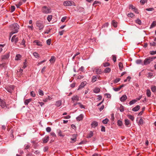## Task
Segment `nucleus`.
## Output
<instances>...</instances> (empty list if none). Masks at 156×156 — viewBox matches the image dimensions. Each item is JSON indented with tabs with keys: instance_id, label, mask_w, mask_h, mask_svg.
Wrapping results in <instances>:
<instances>
[{
	"instance_id": "nucleus-1",
	"label": "nucleus",
	"mask_w": 156,
	"mask_h": 156,
	"mask_svg": "<svg viewBox=\"0 0 156 156\" xmlns=\"http://www.w3.org/2000/svg\"><path fill=\"white\" fill-rule=\"evenodd\" d=\"M20 26L16 23H13L10 26V28L12 31L10 34V37L14 34L18 32Z\"/></svg>"
},
{
	"instance_id": "nucleus-2",
	"label": "nucleus",
	"mask_w": 156,
	"mask_h": 156,
	"mask_svg": "<svg viewBox=\"0 0 156 156\" xmlns=\"http://www.w3.org/2000/svg\"><path fill=\"white\" fill-rule=\"evenodd\" d=\"M41 11L44 14H48L51 13V11L50 8H48L44 6L42 7Z\"/></svg>"
},
{
	"instance_id": "nucleus-3",
	"label": "nucleus",
	"mask_w": 156,
	"mask_h": 156,
	"mask_svg": "<svg viewBox=\"0 0 156 156\" xmlns=\"http://www.w3.org/2000/svg\"><path fill=\"white\" fill-rule=\"evenodd\" d=\"M36 26L40 30H42L43 29L44 25L43 23L40 21H37L36 22Z\"/></svg>"
},
{
	"instance_id": "nucleus-4",
	"label": "nucleus",
	"mask_w": 156,
	"mask_h": 156,
	"mask_svg": "<svg viewBox=\"0 0 156 156\" xmlns=\"http://www.w3.org/2000/svg\"><path fill=\"white\" fill-rule=\"evenodd\" d=\"M63 5L65 6H71L72 5L76 6L75 3L73 1H66L63 3Z\"/></svg>"
},
{
	"instance_id": "nucleus-5",
	"label": "nucleus",
	"mask_w": 156,
	"mask_h": 156,
	"mask_svg": "<svg viewBox=\"0 0 156 156\" xmlns=\"http://www.w3.org/2000/svg\"><path fill=\"white\" fill-rule=\"evenodd\" d=\"M152 61V59L151 57H148L145 59L144 61V63L142 64L143 65H147L149 64Z\"/></svg>"
},
{
	"instance_id": "nucleus-6",
	"label": "nucleus",
	"mask_w": 156,
	"mask_h": 156,
	"mask_svg": "<svg viewBox=\"0 0 156 156\" xmlns=\"http://www.w3.org/2000/svg\"><path fill=\"white\" fill-rule=\"evenodd\" d=\"M72 137L70 139L71 141H70V143H73L76 141L77 135L76 134H74L72 135Z\"/></svg>"
},
{
	"instance_id": "nucleus-7",
	"label": "nucleus",
	"mask_w": 156,
	"mask_h": 156,
	"mask_svg": "<svg viewBox=\"0 0 156 156\" xmlns=\"http://www.w3.org/2000/svg\"><path fill=\"white\" fill-rule=\"evenodd\" d=\"M15 86L13 85H10L6 88V90L9 92L11 93L14 89Z\"/></svg>"
},
{
	"instance_id": "nucleus-8",
	"label": "nucleus",
	"mask_w": 156,
	"mask_h": 156,
	"mask_svg": "<svg viewBox=\"0 0 156 156\" xmlns=\"http://www.w3.org/2000/svg\"><path fill=\"white\" fill-rule=\"evenodd\" d=\"M10 55V52L5 54V55L2 56V60H5L7 59L9 57Z\"/></svg>"
},
{
	"instance_id": "nucleus-9",
	"label": "nucleus",
	"mask_w": 156,
	"mask_h": 156,
	"mask_svg": "<svg viewBox=\"0 0 156 156\" xmlns=\"http://www.w3.org/2000/svg\"><path fill=\"white\" fill-rule=\"evenodd\" d=\"M87 84V82L86 81H83L82 82L80 85L79 86L77 90H79L80 89L83 88Z\"/></svg>"
},
{
	"instance_id": "nucleus-10",
	"label": "nucleus",
	"mask_w": 156,
	"mask_h": 156,
	"mask_svg": "<svg viewBox=\"0 0 156 156\" xmlns=\"http://www.w3.org/2000/svg\"><path fill=\"white\" fill-rule=\"evenodd\" d=\"M72 101L73 102L75 101H77L79 100V97L77 95L74 96L71 98Z\"/></svg>"
},
{
	"instance_id": "nucleus-11",
	"label": "nucleus",
	"mask_w": 156,
	"mask_h": 156,
	"mask_svg": "<svg viewBox=\"0 0 156 156\" xmlns=\"http://www.w3.org/2000/svg\"><path fill=\"white\" fill-rule=\"evenodd\" d=\"M0 105L2 108H4L6 106L5 102L3 100H2L0 98Z\"/></svg>"
},
{
	"instance_id": "nucleus-12",
	"label": "nucleus",
	"mask_w": 156,
	"mask_h": 156,
	"mask_svg": "<svg viewBox=\"0 0 156 156\" xmlns=\"http://www.w3.org/2000/svg\"><path fill=\"white\" fill-rule=\"evenodd\" d=\"M98 126V123L95 121H93L91 123V126L92 127L94 128Z\"/></svg>"
},
{
	"instance_id": "nucleus-13",
	"label": "nucleus",
	"mask_w": 156,
	"mask_h": 156,
	"mask_svg": "<svg viewBox=\"0 0 156 156\" xmlns=\"http://www.w3.org/2000/svg\"><path fill=\"white\" fill-rule=\"evenodd\" d=\"M49 137L48 136H46L43 139V143H46L48 142L49 140Z\"/></svg>"
},
{
	"instance_id": "nucleus-14",
	"label": "nucleus",
	"mask_w": 156,
	"mask_h": 156,
	"mask_svg": "<svg viewBox=\"0 0 156 156\" xmlns=\"http://www.w3.org/2000/svg\"><path fill=\"white\" fill-rule=\"evenodd\" d=\"M118 23L115 20H112V25L114 27L116 28L117 26Z\"/></svg>"
},
{
	"instance_id": "nucleus-15",
	"label": "nucleus",
	"mask_w": 156,
	"mask_h": 156,
	"mask_svg": "<svg viewBox=\"0 0 156 156\" xmlns=\"http://www.w3.org/2000/svg\"><path fill=\"white\" fill-rule=\"evenodd\" d=\"M127 98V97L126 95L122 96L120 98V100L122 102L124 101Z\"/></svg>"
},
{
	"instance_id": "nucleus-16",
	"label": "nucleus",
	"mask_w": 156,
	"mask_h": 156,
	"mask_svg": "<svg viewBox=\"0 0 156 156\" xmlns=\"http://www.w3.org/2000/svg\"><path fill=\"white\" fill-rule=\"evenodd\" d=\"M76 8V10L79 12H82L84 11V8L80 6H78Z\"/></svg>"
},
{
	"instance_id": "nucleus-17",
	"label": "nucleus",
	"mask_w": 156,
	"mask_h": 156,
	"mask_svg": "<svg viewBox=\"0 0 156 156\" xmlns=\"http://www.w3.org/2000/svg\"><path fill=\"white\" fill-rule=\"evenodd\" d=\"M83 118V114H81L79 115L78 117H76V119L77 121H80L82 120Z\"/></svg>"
},
{
	"instance_id": "nucleus-18",
	"label": "nucleus",
	"mask_w": 156,
	"mask_h": 156,
	"mask_svg": "<svg viewBox=\"0 0 156 156\" xmlns=\"http://www.w3.org/2000/svg\"><path fill=\"white\" fill-rule=\"evenodd\" d=\"M57 133L58 135L61 137H63L65 136L64 135L62 134V131L59 129L57 130Z\"/></svg>"
},
{
	"instance_id": "nucleus-19",
	"label": "nucleus",
	"mask_w": 156,
	"mask_h": 156,
	"mask_svg": "<svg viewBox=\"0 0 156 156\" xmlns=\"http://www.w3.org/2000/svg\"><path fill=\"white\" fill-rule=\"evenodd\" d=\"M52 99V98L50 96H48L47 98L44 99L43 101L44 102H48V101H50Z\"/></svg>"
},
{
	"instance_id": "nucleus-20",
	"label": "nucleus",
	"mask_w": 156,
	"mask_h": 156,
	"mask_svg": "<svg viewBox=\"0 0 156 156\" xmlns=\"http://www.w3.org/2000/svg\"><path fill=\"white\" fill-rule=\"evenodd\" d=\"M125 124L128 127L129 125H130L131 123L128 119H125Z\"/></svg>"
},
{
	"instance_id": "nucleus-21",
	"label": "nucleus",
	"mask_w": 156,
	"mask_h": 156,
	"mask_svg": "<svg viewBox=\"0 0 156 156\" xmlns=\"http://www.w3.org/2000/svg\"><path fill=\"white\" fill-rule=\"evenodd\" d=\"M140 108V106L139 105H136L135 107L133 108L132 110L133 111L136 112L138 111Z\"/></svg>"
},
{
	"instance_id": "nucleus-22",
	"label": "nucleus",
	"mask_w": 156,
	"mask_h": 156,
	"mask_svg": "<svg viewBox=\"0 0 156 156\" xmlns=\"http://www.w3.org/2000/svg\"><path fill=\"white\" fill-rule=\"evenodd\" d=\"M34 43L36 44L39 46H42V45L41 44V42H40L39 41L36 40H35Z\"/></svg>"
},
{
	"instance_id": "nucleus-23",
	"label": "nucleus",
	"mask_w": 156,
	"mask_h": 156,
	"mask_svg": "<svg viewBox=\"0 0 156 156\" xmlns=\"http://www.w3.org/2000/svg\"><path fill=\"white\" fill-rule=\"evenodd\" d=\"M32 101V99H27L25 100L24 101V103L25 105H27L30 102H31Z\"/></svg>"
},
{
	"instance_id": "nucleus-24",
	"label": "nucleus",
	"mask_w": 156,
	"mask_h": 156,
	"mask_svg": "<svg viewBox=\"0 0 156 156\" xmlns=\"http://www.w3.org/2000/svg\"><path fill=\"white\" fill-rule=\"evenodd\" d=\"M62 105V101L59 100L57 101L56 102L55 105L58 107H59Z\"/></svg>"
},
{
	"instance_id": "nucleus-25",
	"label": "nucleus",
	"mask_w": 156,
	"mask_h": 156,
	"mask_svg": "<svg viewBox=\"0 0 156 156\" xmlns=\"http://www.w3.org/2000/svg\"><path fill=\"white\" fill-rule=\"evenodd\" d=\"M30 147V144L29 143H28L27 144H25L24 145V150H26L27 149H29Z\"/></svg>"
},
{
	"instance_id": "nucleus-26",
	"label": "nucleus",
	"mask_w": 156,
	"mask_h": 156,
	"mask_svg": "<svg viewBox=\"0 0 156 156\" xmlns=\"http://www.w3.org/2000/svg\"><path fill=\"white\" fill-rule=\"evenodd\" d=\"M100 91V89L98 87H96L94 90L93 92L95 93H98Z\"/></svg>"
},
{
	"instance_id": "nucleus-27",
	"label": "nucleus",
	"mask_w": 156,
	"mask_h": 156,
	"mask_svg": "<svg viewBox=\"0 0 156 156\" xmlns=\"http://www.w3.org/2000/svg\"><path fill=\"white\" fill-rule=\"evenodd\" d=\"M95 73L97 74H101L102 73L101 69H95Z\"/></svg>"
},
{
	"instance_id": "nucleus-28",
	"label": "nucleus",
	"mask_w": 156,
	"mask_h": 156,
	"mask_svg": "<svg viewBox=\"0 0 156 156\" xmlns=\"http://www.w3.org/2000/svg\"><path fill=\"white\" fill-rule=\"evenodd\" d=\"M93 133L92 131H90V133L87 134V138H90L93 136Z\"/></svg>"
},
{
	"instance_id": "nucleus-29",
	"label": "nucleus",
	"mask_w": 156,
	"mask_h": 156,
	"mask_svg": "<svg viewBox=\"0 0 156 156\" xmlns=\"http://www.w3.org/2000/svg\"><path fill=\"white\" fill-rule=\"evenodd\" d=\"M147 76L148 78H151L153 77L154 76L153 74L152 73H148L147 74Z\"/></svg>"
},
{
	"instance_id": "nucleus-30",
	"label": "nucleus",
	"mask_w": 156,
	"mask_h": 156,
	"mask_svg": "<svg viewBox=\"0 0 156 156\" xmlns=\"http://www.w3.org/2000/svg\"><path fill=\"white\" fill-rule=\"evenodd\" d=\"M97 76H92V82L93 83L94 82L97 80Z\"/></svg>"
},
{
	"instance_id": "nucleus-31",
	"label": "nucleus",
	"mask_w": 156,
	"mask_h": 156,
	"mask_svg": "<svg viewBox=\"0 0 156 156\" xmlns=\"http://www.w3.org/2000/svg\"><path fill=\"white\" fill-rule=\"evenodd\" d=\"M136 101L137 100L135 99L129 102V104L130 105H131L135 103Z\"/></svg>"
},
{
	"instance_id": "nucleus-32",
	"label": "nucleus",
	"mask_w": 156,
	"mask_h": 156,
	"mask_svg": "<svg viewBox=\"0 0 156 156\" xmlns=\"http://www.w3.org/2000/svg\"><path fill=\"white\" fill-rule=\"evenodd\" d=\"M33 55L34 56L37 58H40V56L39 54L36 52H34L33 53Z\"/></svg>"
},
{
	"instance_id": "nucleus-33",
	"label": "nucleus",
	"mask_w": 156,
	"mask_h": 156,
	"mask_svg": "<svg viewBox=\"0 0 156 156\" xmlns=\"http://www.w3.org/2000/svg\"><path fill=\"white\" fill-rule=\"evenodd\" d=\"M21 56L20 54H17L16 55V56L15 57V60H18L21 58Z\"/></svg>"
},
{
	"instance_id": "nucleus-34",
	"label": "nucleus",
	"mask_w": 156,
	"mask_h": 156,
	"mask_svg": "<svg viewBox=\"0 0 156 156\" xmlns=\"http://www.w3.org/2000/svg\"><path fill=\"white\" fill-rule=\"evenodd\" d=\"M156 26V22L155 21H153L150 27V28H152Z\"/></svg>"
},
{
	"instance_id": "nucleus-35",
	"label": "nucleus",
	"mask_w": 156,
	"mask_h": 156,
	"mask_svg": "<svg viewBox=\"0 0 156 156\" xmlns=\"http://www.w3.org/2000/svg\"><path fill=\"white\" fill-rule=\"evenodd\" d=\"M111 71V69L110 68H106L104 70V72L105 73H109Z\"/></svg>"
},
{
	"instance_id": "nucleus-36",
	"label": "nucleus",
	"mask_w": 156,
	"mask_h": 156,
	"mask_svg": "<svg viewBox=\"0 0 156 156\" xmlns=\"http://www.w3.org/2000/svg\"><path fill=\"white\" fill-rule=\"evenodd\" d=\"M119 66L120 69L121 71L122 70L123 67V65L122 63L121 62H120L119 63Z\"/></svg>"
},
{
	"instance_id": "nucleus-37",
	"label": "nucleus",
	"mask_w": 156,
	"mask_h": 156,
	"mask_svg": "<svg viewBox=\"0 0 156 156\" xmlns=\"http://www.w3.org/2000/svg\"><path fill=\"white\" fill-rule=\"evenodd\" d=\"M117 125L119 126H121L123 125L122 121L119 120L117 121Z\"/></svg>"
},
{
	"instance_id": "nucleus-38",
	"label": "nucleus",
	"mask_w": 156,
	"mask_h": 156,
	"mask_svg": "<svg viewBox=\"0 0 156 156\" xmlns=\"http://www.w3.org/2000/svg\"><path fill=\"white\" fill-rule=\"evenodd\" d=\"M109 120L107 118L105 119L102 121V123L104 124H106L109 121Z\"/></svg>"
},
{
	"instance_id": "nucleus-39",
	"label": "nucleus",
	"mask_w": 156,
	"mask_h": 156,
	"mask_svg": "<svg viewBox=\"0 0 156 156\" xmlns=\"http://www.w3.org/2000/svg\"><path fill=\"white\" fill-rule=\"evenodd\" d=\"M144 123V121L143 119L141 118L139 121L138 125H142Z\"/></svg>"
},
{
	"instance_id": "nucleus-40",
	"label": "nucleus",
	"mask_w": 156,
	"mask_h": 156,
	"mask_svg": "<svg viewBox=\"0 0 156 156\" xmlns=\"http://www.w3.org/2000/svg\"><path fill=\"white\" fill-rule=\"evenodd\" d=\"M135 22L136 23L140 25L141 24V20L139 19H137L136 20Z\"/></svg>"
},
{
	"instance_id": "nucleus-41",
	"label": "nucleus",
	"mask_w": 156,
	"mask_h": 156,
	"mask_svg": "<svg viewBox=\"0 0 156 156\" xmlns=\"http://www.w3.org/2000/svg\"><path fill=\"white\" fill-rule=\"evenodd\" d=\"M22 4V2L21 1L19 2L18 4L16 5V7L17 8H20V6H21Z\"/></svg>"
},
{
	"instance_id": "nucleus-42",
	"label": "nucleus",
	"mask_w": 156,
	"mask_h": 156,
	"mask_svg": "<svg viewBox=\"0 0 156 156\" xmlns=\"http://www.w3.org/2000/svg\"><path fill=\"white\" fill-rule=\"evenodd\" d=\"M151 90L153 92H155L156 91V87L154 86L152 87Z\"/></svg>"
},
{
	"instance_id": "nucleus-43",
	"label": "nucleus",
	"mask_w": 156,
	"mask_h": 156,
	"mask_svg": "<svg viewBox=\"0 0 156 156\" xmlns=\"http://www.w3.org/2000/svg\"><path fill=\"white\" fill-rule=\"evenodd\" d=\"M127 116L128 118L130 119L132 121H133L134 120V118L133 115H129Z\"/></svg>"
},
{
	"instance_id": "nucleus-44",
	"label": "nucleus",
	"mask_w": 156,
	"mask_h": 156,
	"mask_svg": "<svg viewBox=\"0 0 156 156\" xmlns=\"http://www.w3.org/2000/svg\"><path fill=\"white\" fill-rule=\"evenodd\" d=\"M146 93L147 96L148 97H150V96L151 95V92L149 90H147Z\"/></svg>"
},
{
	"instance_id": "nucleus-45",
	"label": "nucleus",
	"mask_w": 156,
	"mask_h": 156,
	"mask_svg": "<svg viewBox=\"0 0 156 156\" xmlns=\"http://www.w3.org/2000/svg\"><path fill=\"white\" fill-rule=\"evenodd\" d=\"M124 108L123 106L122 105H121L119 108L120 111L122 112H124Z\"/></svg>"
},
{
	"instance_id": "nucleus-46",
	"label": "nucleus",
	"mask_w": 156,
	"mask_h": 156,
	"mask_svg": "<svg viewBox=\"0 0 156 156\" xmlns=\"http://www.w3.org/2000/svg\"><path fill=\"white\" fill-rule=\"evenodd\" d=\"M78 104L79 105V106L81 108H85V106L82 105L80 103L78 102Z\"/></svg>"
},
{
	"instance_id": "nucleus-47",
	"label": "nucleus",
	"mask_w": 156,
	"mask_h": 156,
	"mask_svg": "<svg viewBox=\"0 0 156 156\" xmlns=\"http://www.w3.org/2000/svg\"><path fill=\"white\" fill-rule=\"evenodd\" d=\"M38 93H39V94L40 95L43 96L44 95L43 91L42 90H41L40 89L39 90Z\"/></svg>"
},
{
	"instance_id": "nucleus-48",
	"label": "nucleus",
	"mask_w": 156,
	"mask_h": 156,
	"mask_svg": "<svg viewBox=\"0 0 156 156\" xmlns=\"http://www.w3.org/2000/svg\"><path fill=\"white\" fill-rule=\"evenodd\" d=\"M52 17V15H49L48 16L47 19L49 22H50L51 20Z\"/></svg>"
},
{
	"instance_id": "nucleus-49",
	"label": "nucleus",
	"mask_w": 156,
	"mask_h": 156,
	"mask_svg": "<svg viewBox=\"0 0 156 156\" xmlns=\"http://www.w3.org/2000/svg\"><path fill=\"white\" fill-rule=\"evenodd\" d=\"M55 57L54 56H52L51 57V59H50L49 61L50 62H51V61L52 62H55Z\"/></svg>"
},
{
	"instance_id": "nucleus-50",
	"label": "nucleus",
	"mask_w": 156,
	"mask_h": 156,
	"mask_svg": "<svg viewBox=\"0 0 156 156\" xmlns=\"http://www.w3.org/2000/svg\"><path fill=\"white\" fill-rule=\"evenodd\" d=\"M142 61L141 59H138L136 61V63L138 64L142 63Z\"/></svg>"
},
{
	"instance_id": "nucleus-51",
	"label": "nucleus",
	"mask_w": 156,
	"mask_h": 156,
	"mask_svg": "<svg viewBox=\"0 0 156 156\" xmlns=\"http://www.w3.org/2000/svg\"><path fill=\"white\" fill-rule=\"evenodd\" d=\"M112 60H113L114 62H115L116 61V55H112Z\"/></svg>"
},
{
	"instance_id": "nucleus-52",
	"label": "nucleus",
	"mask_w": 156,
	"mask_h": 156,
	"mask_svg": "<svg viewBox=\"0 0 156 156\" xmlns=\"http://www.w3.org/2000/svg\"><path fill=\"white\" fill-rule=\"evenodd\" d=\"M120 80V78L116 79L114 80L113 83H116Z\"/></svg>"
},
{
	"instance_id": "nucleus-53",
	"label": "nucleus",
	"mask_w": 156,
	"mask_h": 156,
	"mask_svg": "<svg viewBox=\"0 0 156 156\" xmlns=\"http://www.w3.org/2000/svg\"><path fill=\"white\" fill-rule=\"evenodd\" d=\"M150 44L151 46H156V43L154 41L150 43Z\"/></svg>"
},
{
	"instance_id": "nucleus-54",
	"label": "nucleus",
	"mask_w": 156,
	"mask_h": 156,
	"mask_svg": "<svg viewBox=\"0 0 156 156\" xmlns=\"http://www.w3.org/2000/svg\"><path fill=\"white\" fill-rule=\"evenodd\" d=\"M149 53L151 55L156 54V51H150Z\"/></svg>"
},
{
	"instance_id": "nucleus-55",
	"label": "nucleus",
	"mask_w": 156,
	"mask_h": 156,
	"mask_svg": "<svg viewBox=\"0 0 156 156\" xmlns=\"http://www.w3.org/2000/svg\"><path fill=\"white\" fill-rule=\"evenodd\" d=\"M103 64L104 67L108 66L110 65V64L108 62H105V63H103Z\"/></svg>"
},
{
	"instance_id": "nucleus-56",
	"label": "nucleus",
	"mask_w": 156,
	"mask_h": 156,
	"mask_svg": "<svg viewBox=\"0 0 156 156\" xmlns=\"http://www.w3.org/2000/svg\"><path fill=\"white\" fill-rule=\"evenodd\" d=\"M25 43V41L24 40V39H23V40H22L21 42V43L20 44H21L23 45L24 46V47H25L26 46Z\"/></svg>"
},
{
	"instance_id": "nucleus-57",
	"label": "nucleus",
	"mask_w": 156,
	"mask_h": 156,
	"mask_svg": "<svg viewBox=\"0 0 156 156\" xmlns=\"http://www.w3.org/2000/svg\"><path fill=\"white\" fill-rule=\"evenodd\" d=\"M147 0H141L140 1V3L142 5L144 4L145 3L147 2Z\"/></svg>"
},
{
	"instance_id": "nucleus-58",
	"label": "nucleus",
	"mask_w": 156,
	"mask_h": 156,
	"mask_svg": "<svg viewBox=\"0 0 156 156\" xmlns=\"http://www.w3.org/2000/svg\"><path fill=\"white\" fill-rule=\"evenodd\" d=\"M30 94L32 97H35V94L33 91H32L30 92Z\"/></svg>"
},
{
	"instance_id": "nucleus-59",
	"label": "nucleus",
	"mask_w": 156,
	"mask_h": 156,
	"mask_svg": "<svg viewBox=\"0 0 156 156\" xmlns=\"http://www.w3.org/2000/svg\"><path fill=\"white\" fill-rule=\"evenodd\" d=\"M51 39H48L47 41V44L48 45H50V44H51Z\"/></svg>"
},
{
	"instance_id": "nucleus-60",
	"label": "nucleus",
	"mask_w": 156,
	"mask_h": 156,
	"mask_svg": "<svg viewBox=\"0 0 156 156\" xmlns=\"http://www.w3.org/2000/svg\"><path fill=\"white\" fill-rule=\"evenodd\" d=\"M15 7L14 6H11V12H12L15 10Z\"/></svg>"
},
{
	"instance_id": "nucleus-61",
	"label": "nucleus",
	"mask_w": 156,
	"mask_h": 156,
	"mask_svg": "<svg viewBox=\"0 0 156 156\" xmlns=\"http://www.w3.org/2000/svg\"><path fill=\"white\" fill-rule=\"evenodd\" d=\"M134 16V14L133 13H129L128 14V16L131 17H133Z\"/></svg>"
},
{
	"instance_id": "nucleus-62",
	"label": "nucleus",
	"mask_w": 156,
	"mask_h": 156,
	"mask_svg": "<svg viewBox=\"0 0 156 156\" xmlns=\"http://www.w3.org/2000/svg\"><path fill=\"white\" fill-rule=\"evenodd\" d=\"M46 67H45L44 66V67H43L42 69L41 70V72L42 73H44L45 72V70L46 69Z\"/></svg>"
},
{
	"instance_id": "nucleus-63",
	"label": "nucleus",
	"mask_w": 156,
	"mask_h": 156,
	"mask_svg": "<svg viewBox=\"0 0 156 156\" xmlns=\"http://www.w3.org/2000/svg\"><path fill=\"white\" fill-rule=\"evenodd\" d=\"M46 130L48 132H50L51 130V129L50 127H48L46 128Z\"/></svg>"
},
{
	"instance_id": "nucleus-64",
	"label": "nucleus",
	"mask_w": 156,
	"mask_h": 156,
	"mask_svg": "<svg viewBox=\"0 0 156 156\" xmlns=\"http://www.w3.org/2000/svg\"><path fill=\"white\" fill-rule=\"evenodd\" d=\"M113 89L115 91H119L120 90L119 87H118V88H113Z\"/></svg>"
}]
</instances>
